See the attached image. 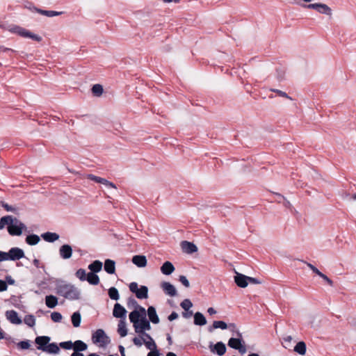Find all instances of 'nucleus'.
I'll list each match as a JSON object with an SVG mask.
<instances>
[{
	"label": "nucleus",
	"instance_id": "f257e3e1",
	"mask_svg": "<svg viewBox=\"0 0 356 356\" xmlns=\"http://www.w3.org/2000/svg\"><path fill=\"white\" fill-rule=\"evenodd\" d=\"M56 293L71 300H78L80 298V291L74 285L70 284H58L56 287Z\"/></svg>",
	"mask_w": 356,
	"mask_h": 356
},
{
	"label": "nucleus",
	"instance_id": "f03ea898",
	"mask_svg": "<svg viewBox=\"0 0 356 356\" xmlns=\"http://www.w3.org/2000/svg\"><path fill=\"white\" fill-rule=\"evenodd\" d=\"M8 218H10V220L6 225H7V230L10 236H21L23 231L26 230L27 227L25 224L17 218L8 216Z\"/></svg>",
	"mask_w": 356,
	"mask_h": 356
},
{
	"label": "nucleus",
	"instance_id": "7ed1b4c3",
	"mask_svg": "<svg viewBox=\"0 0 356 356\" xmlns=\"http://www.w3.org/2000/svg\"><path fill=\"white\" fill-rule=\"evenodd\" d=\"M92 341L94 343H99V347H106L110 343V338L102 329L97 330L92 335Z\"/></svg>",
	"mask_w": 356,
	"mask_h": 356
},
{
	"label": "nucleus",
	"instance_id": "20e7f679",
	"mask_svg": "<svg viewBox=\"0 0 356 356\" xmlns=\"http://www.w3.org/2000/svg\"><path fill=\"white\" fill-rule=\"evenodd\" d=\"M10 31L12 33H17V35L23 37V38H29L35 40L37 42H40L42 40V38L36 34L31 33L27 29L18 26H14L10 29Z\"/></svg>",
	"mask_w": 356,
	"mask_h": 356
},
{
	"label": "nucleus",
	"instance_id": "39448f33",
	"mask_svg": "<svg viewBox=\"0 0 356 356\" xmlns=\"http://www.w3.org/2000/svg\"><path fill=\"white\" fill-rule=\"evenodd\" d=\"M129 290L133 293L136 294V296L138 299H145L148 297V288L146 286H140L138 288V285L136 282H131L129 286Z\"/></svg>",
	"mask_w": 356,
	"mask_h": 356
},
{
	"label": "nucleus",
	"instance_id": "423d86ee",
	"mask_svg": "<svg viewBox=\"0 0 356 356\" xmlns=\"http://www.w3.org/2000/svg\"><path fill=\"white\" fill-rule=\"evenodd\" d=\"M133 325L136 333H144L145 330H151L149 321L146 317L139 318V321Z\"/></svg>",
	"mask_w": 356,
	"mask_h": 356
},
{
	"label": "nucleus",
	"instance_id": "0eeeda50",
	"mask_svg": "<svg viewBox=\"0 0 356 356\" xmlns=\"http://www.w3.org/2000/svg\"><path fill=\"white\" fill-rule=\"evenodd\" d=\"M147 312L145 309L139 305L136 309L131 312L129 315V320L132 323H136L139 321V318L146 317Z\"/></svg>",
	"mask_w": 356,
	"mask_h": 356
},
{
	"label": "nucleus",
	"instance_id": "6e6552de",
	"mask_svg": "<svg viewBox=\"0 0 356 356\" xmlns=\"http://www.w3.org/2000/svg\"><path fill=\"white\" fill-rule=\"evenodd\" d=\"M209 348L212 353L216 354L218 356L223 355L227 350L225 344L222 341H218L215 344L213 342H210Z\"/></svg>",
	"mask_w": 356,
	"mask_h": 356
},
{
	"label": "nucleus",
	"instance_id": "1a4fd4ad",
	"mask_svg": "<svg viewBox=\"0 0 356 356\" xmlns=\"http://www.w3.org/2000/svg\"><path fill=\"white\" fill-rule=\"evenodd\" d=\"M24 257V251L19 248H12L7 252L8 260L15 261Z\"/></svg>",
	"mask_w": 356,
	"mask_h": 356
},
{
	"label": "nucleus",
	"instance_id": "9d476101",
	"mask_svg": "<svg viewBox=\"0 0 356 356\" xmlns=\"http://www.w3.org/2000/svg\"><path fill=\"white\" fill-rule=\"evenodd\" d=\"M127 310L119 303H115L113 310V315L115 318L125 320Z\"/></svg>",
	"mask_w": 356,
	"mask_h": 356
},
{
	"label": "nucleus",
	"instance_id": "9b49d317",
	"mask_svg": "<svg viewBox=\"0 0 356 356\" xmlns=\"http://www.w3.org/2000/svg\"><path fill=\"white\" fill-rule=\"evenodd\" d=\"M60 257L63 259H68L72 255V246L68 244H64L59 248Z\"/></svg>",
	"mask_w": 356,
	"mask_h": 356
},
{
	"label": "nucleus",
	"instance_id": "f8f14e48",
	"mask_svg": "<svg viewBox=\"0 0 356 356\" xmlns=\"http://www.w3.org/2000/svg\"><path fill=\"white\" fill-rule=\"evenodd\" d=\"M6 318L13 324L19 325L22 323V319L19 317L18 314L15 310H8L6 312Z\"/></svg>",
	"mask_w": 356,
	"mask_h": 356
},
{
	"label": "nucleus",
	"instance_id": "ddd939ff",
	"mask_svg": "<svg viewBox=\"0 0 356 356\" xmlns=\"http://www.w3.org/2000/svg\"><path fill=\"white\" fill-rule=\"evenodd\" d=\"M50 340L48 336H40L35 338V342L38 345V349L44 351Z\"/></svg>",
	"mask_w": 356,
	"mask_h": 356
},
{
	"label": "nucleus",
	"instance_id": "4468645a",
	"mask_svg": "<svg viewBox=\"0 0 356 356\" xmlns=\"http://www.w3.org/2000/svg\"><path fill=\"white\" fill-rule=\"evenodd\" d=\"M248 276L239 273H236V275L234 276L236 284L241 288H245L248 286Z\"/></svg>",
	"mask_w": 356,
	"mask_h": 356
},
{
	"label": "nucleus",
	"instance_id": "2eb2a0df",
	"mask_svg": "<svg viewBox=\"0 0 356 356\" xmlns=\"http://www.w3.org/2000/svg\"><path fill=\"white\" fill-rule=\"evenodd\" d=\"M182 250L187 254H192L197 251V247L193 243L183 241L181 243Z\"/></svg>",
	"mask_w": 356,
	"mask_h": 356
},
{
	"label": "nucleus",
	"instance_id": "dca6fc26",
	"mask_svg": "<svg viewBox=\"0 0 356 356\" xmlns=\"http://www.w3.org/2000/svg\"><path fill=\"white\" fill-rule=\"evenodd\" d=\"M161 286L167 295L170 296H175L177 295V290L175 287L170 282H163L161 283Z\"/></svg>",
	"mask_w": 356,
	"mask_h": 356
},
{
	"label": "nucleus",
	"instance_id": "f3484780",
	"mask_svg": "<svg viewBox=\"0 0 356 356\" xmlns=\"http://www.w3.org/2000/svg\"><path fill=\"white\" fill-rule=\"evenodd\" d=\"M147 314L149 317V321L154 324L159 323V318L156 314V311L154 307L149 306L147 310Z\"/></svg>",
	"mask_w": 356,
	"mask_h": 356
},
{
	"label": "nucleus",
	"instance_id": "a211bd4d",
	"mask_svg": "<svg viewBox=\"0 0 356 356\" xmlns=\"http://www.w3.org/2000/svg\"><path fill=\"white\" fill-rule=\"evenodd\" d=\"M131 261L133 264L140 268H143L147 266V259L144 255H135L132 257Z\"/></svg>",
	"mask_w": 356,
	"mask_h": 356
},
{
	"label": "nucleus",
	"instance_id": "6ab92c4d",
	"mask_svg": "<svg viewBox=\"0 0 356 356\" xmlns=\"http://www.w3.org/2000/svg\"><path fill=\"white\" fill-rule=\"evenodd\" d=\"M30 9L33 10H35L38 13H40V14H41L42 15H45V16L49 17H54V16H58V15H61L63 13L62 12H57V11H54V10H42L40 8H37L35 7H33V8H30Z\"/></svg>",
	"mask_w": 356,
	"mask_h": 356
},
{
	"label": "nucleus",
	"instance_id": "aec40b11",
	"mask_svg": "<svg viewBox=\"0 0 356 356\" xmlns=\"http://www.w3.org/2000/svg\"><path fill=\"white\" fill-rule=\"evenodd\" d=\"M104 270L108 274H114L115 273V262L113 260L107 259L104 261Z\"/></svg>",
	"mask_w": 356,
	"mask_h": 356
},
{
	"label": "nucleus",
	"instance_id": "412c9836",
	"mask_svg": "<svg viewBox=\"0 0 356 356\" xmlns=\"http://www.w3.org/2000/svg\"><path fill=\"white\" fill-rule=\"evenodd\" d=\"M175 270V267L170 261H165L161 267V271L165 275L172 274Z\"/></svg>",
	"mask_w": 356,
	"mask_h": 356
},
{
	"label": "nucleus",
	"instance_id": "4be33fe9",
	"mask_svg": "<svg viewBox=\"0 0 356 356\" xmlns=\"http://www.w3.org/2000/svg\"><path fill=\"white\" fill-rule=\"evenodd\" d=\"M242 343H244L242 337H236V338H234V337L230 338L228 341L227 345L229 347L236 350L237 348H238L240 345L242 344Z\"/></svg>",
	"mask_w": 356,
	"mask_h": 356
},
{
	"label": "nucleus",
	"instance_id": "5701e85b",
	"mask_svg": "<svg viewBox=\"0 0 356 356\" xmlns=\"http://www.w3.org/2000/svg\"><path fill=\"white\" fill-rule=\"evenodd\" d=\"M220 328L221 330L227 329V324L222 321H213L212 325L208 327V331L209 332H212L214 329Z\"/></svg>",
	"mask_w": 356,
	"mask_h": 356
},
{
	"label": "nucleus",
	"instance_id": "b1692460",
	"mask_svg": "<svg viewBox=\"0 0 356 356\" xmlns=\"http://www.w3.org/2000/svg\"><path fill=\"white\" fill-rule=\"evenodd\" d=\"M41 237L47 242L53 243L59 238V235L54 232H45Z\"/></svg>",
	"mask_w": 356,
	"mask_h": 356
},
{
	"label": "nucleus",
	"instance_id": "393cba45",
	"mask_svg": "<svg viewBox=\"0 0 356 356\" xmlns=\"http://www.w3.org/2000/svg\"><path fill=\"white\" fill-rule=\"evenodd\" d=\"M73 343H74V346H73L74 352L81 353V351L86 350L88 348L87 344L81 340H76Z\"/></svg>",
	"mask_w": 356,
	"mask_h": 356
},
{
	"label": "nucleus",
	"instance_id": "a878e982",
	"mask_svg": "<svg viewBox=\"0 0 356 356\" xmlns=\"http://www.w3.org/2000/svg\"><path fill=\"white\" fill-rule=\"evenodd\" d=\"M118 332L121 337H124L127 334L126 322L124 319H120L118 325Z\"/></svg>",
	"mask_w": 356,
	"mask_h": 356
},
{
	"label": "nucleus",
	"instance_id": "bb28decb",
	"mask_svg": "<svg viewBox=\"0 0 356 356\" xmlns=\"http://www.w3.org/2000/svg\"><path fill=\"white\" fill-rule=\"evenodd\" d=\"M45 303L47 307L54 308L58 305V298L53 295L47 296L45 298Z\"/></svg>",
	"mask_w": 356,
	"mask_h": 356
},
{
	"label": "nucleus",
	"instance_id": "cd10ccee",
	"mask_svg": "<svg viewBox=\"0 0 356 356\" xmlns=\"http://www.w3.org/2000/svg\"><path fill=\"white\" fill-rule=\"evenodd\" d=\"M316 11L321 14H324L326 15H332L331 8L327 5H326L325 3H318Z\"/></svg>",
	"mask_w": 356,
	"mask_h": 356
},
{
	"label": "nucleus",
	"instance_id": "c85d7f7f",
	"mask_svg": "<svg viewBox=\"0 0 356 356\" xmlns=\"http://www.w3.org/2000/svg\"><path fill=\"white\" fill-rule=\"evenodd\" d=\"M91 273H97L102 268V263L99 260H95L88 266Z\"/></svg>",
	"mask_w": 356,
	"mask_h": 356
},
{
	"label": "nucleus",
	"instance_id": "c756f323",
	"mask_svg": "<svg viewBox=\"0 0 356 356\" xmlns=\"http://www.w3.org/2000/svg\"><path fill=\"white\" fill-rule=\"evenodd\" d=\"M47 348L44 352L49 354H58L60 352L59 346L56 343H48Z\"/></svg>",
	"mask_w": 356,
	"mask_h": 356
},
{
	"label": "nucleus",
	"instance_id": "7c9ffc66",
	"mask_svg": "<svg viewBox=\"0 0 356 356\" xmlns=\"http://www.w3.org/2000/svg\"><path fill=\"white\" fill-rule=\"evenodd\" d=\"M307 346L304 341H300L294 347V351L301 355H304L306 353Z\"/></svg>",
	"mask_w": 356,
	"mask_h": 356
},
{
	"label": "nucleus",
	"instance_id": "2f4dec72",
	"mask_svg": "<svg viewBox=\"0 0 356 356\" xmlns=\"http://www.w3.org/2000/svg\"><path fill=\"white\" fill-rule=\"evenodd\" d=\"M90 284L97 285L99 282V278L97 275L94 273H88L87 274L86 280Z\"/></svg>",
	"mask_w": 356,
	"mask_h": 356
},
{
	"label": "nucleus",
	"instance_id": "473e14b6",
	"mask_svg": "<svg viewBox=\"0 0 356 356\" xmlns=\"http://www.w3.org/2000/svg\"><path fill=\"white\" fill-rule=\"evenodd\" d=\"M25 241L27 244L30 245H35L39 243L40 238L38 235L33 234L28 235Z\"/></svg>",
	"mask_w": 356,
	"mask_h": 356
},
{
	"label": "nucleus",
	"instance_id": "72a5a7b5",
	"mask_svg": "<svg viewBox=\"0 0 356 356\" xmlns=\"http://www.w3.org/2000/svg\"><path fill=\"white\" fill-rule=\"evenodd\" d=\"M71 320L74 327H79L81 321V314L79 312H74L71 316Z\"/></svg>",
	"mask_w": 356,
	"mask_h": 356
},
{
	"label": "nucleus",
	"instance_id": "f704fd0d",
	"mask_svg": "<svg viewBox=\"0 0 356 356\" xmlns=\"http://www.w3.org/2000/svg\"><path fill=\"white\" fill-rule=\"evenodd\" d=\"M108 293L110 298L112 300H118L120 298L118 291L114 286H112L108 289Z\"/></svg>",
	"mask_w": 356,
	"mask_h": 356
},
{
	"label": "nucleus",
	"instance_id": "c9c22d12",
	"mask_svg": "<svg viewBox=\"0 0 356 356\" xmlns=\"http://www.w3.org/2000/svg\"><path fill=\"white\" fill-rule=\"evenodd\" d=\"M24 322L29 327H33L35 324V316L32 314H29L25 316L24 318Z\"/></svg>",
	"mask_w": 356,
	"mask_h": 356
},
{
	"label": "nucleus",
	"instance_id": "e433bc0d",
	"mask_svg": "<svg viewBox=\"0 0 356 356\" xmlns=\"http://www.w3.org/2000/svg\"><path fill=\"white\" fill-rule=\"evenodd\" d=\"M104 89L102 85L95 84L92 88V92L95 96H100L103 93Z\"/></svg>",
	"mask_w": 356,
	"mask_h": 356
},
{
	"label": "nucleus",
	"instance_id": "4c0bfd02",
	"mask_svg": "<svg viewBox=\"0 0 356 356\" xmlns=\"http://www.w3.org/2000/svg\"><path fill=\"white\" fill-rule=\"evenodd\" d=\"M0 204L6 211H10L15 213H17L18 211L17 208L10 206L3 201L0 202Z\"/></svg>",
	"mask_w": 356,
	"mask_h": 356
},
{
	"label": "nucleus",
	"instance_id": "58836bf2",
	"mask_svg": "<svg viewBox=\"0 0 356 356\" xmlns=\"http://www.w3.org/2000/svg\"><path fill=\"white\" fill-rule=\"evenodd\" d=\"M227 329H229L234 335H236L238 337H241L242 334L240 332V331L238 330L236 324L234 323H230L227 325Z\"/></svg>",
	"mask_w": 356,
	"mask_h": 356
},
{
	"label": "nucleus",
	"instance_id": "ea45409f",
	"mask_svg": "<svg viewBox=\"0 0 356 356\" xmlns=\"http://www.w3.org/2000/svg\"><path fill=\"white\" fill-rule=\"evenodd\" d=\"M285 70L283 67H277L276 69V77L278 81H282L284 79Z\"/></svg>",
	"mask_w": 356,
	"mask_h": 356
},
{
	"label": "nucleus",
	"instance_id": "a19ab883",
	"mask_svg": "<svg viewBox=\"0 0 356 356\" xmlns=\"http://www.w3.org/2000/svg\"><path fill=\"white\" fill-rule=\"evenodd\" d=\"M75 275L81 281H85L86 280L87 274L85 269L79 268L77 270Z\"/></svg>",
	"mask_w": 356,
	"mask_h": 356
},
{
	"label": "nucleus",
	"instance_id": "79ce46f5",
	"mask_svg": "<svg viewBox=\"0 0 356 356\" xmlns=\"http://www.w3.org/2000/svg\"><path fill=\"white\" fill-rule=\"evenodd\" d=\"M180 306L184 311H187L193 307V303L189 299H184L181 302Z\"/></svg>",
	"mask_w": 356,
	"mask_h": 356
},
{
	"label": "nucleus",
	"instance_id": "37998d69",
	"mask_svg": "<svg viewBox=\"0 0 356 356\" xmlns=\"http://www.w3.org/2000/svg\"><path fill=\"white\" fill-rule=\"evenodd\" d=\"M143 343H145L147 348L150 350L151 351L157 350L156 345L154 341L153 340V339H152V340H149L148 341H146L145 340L143 339Z\"/></svg>",
	"mask_w": 356,
	"mask_h": 356
},
{
	"label": "nucleus",
	"instance_id": "c03bdc74",
	"mask_svg": "<svg viewBox=\"0 0 356 356\" xmlns=\"http://www.w3.org/2000/svg\"><path fill=\"white\" fill-rule=\"evenodd\" d=\"M74 343L71 341H63L59 343V346L66 350H70L73 348Z\"/></svg>",
	"mask_w": 356,
	"mask_h": 356
},
{
	"label": "nucleus",
	"instance_id": "a18cd8bd",
	"mask_svg": "<svg viewBox=\"0 0 356 356\" xmlns=\"http://www.w3.org/2000/svg\"><path fill=\"white\" fill-rule=\"evenodd\" d=\"M51 318L54 322L58 323L62 319V315L59 312H54L51 314Z\"/></svg>",
	"mask_w": 356,
	"mask_h": 356
},
{
	"label": "nucleus",
	"instance_id": "49530a36",
	"mask_svg": "<svg viewBox=\"0 0 356 356\" xmlns=\"http://www.w3.org/2000/svg\"><path fill=\"white\" fill-rule=\"evenodd\" d=\"M270 91L272 92H274L275 93H277L279 96L280 97H285V98H287V99H292V98L291 97H289L285 92L284 91H282L280 90H278V89H274V88H271L270 89Z\"/></svg>",
	"mask_w": 356,
	"mask_h": 356
},
{
	"label": "nucleus",
	"instance_id": "de8ad7c7",
	"mask_svg": "<svg viewBox=\"0 0 356 356\" xmlns=\"http://www.w3.org/2000/svg\"><path fill=\"white\" fill-rule=\"evenodd\" d=\"M17 346L22 350H26L30 348V343L28 340L22 341L17 343Z\"/></svg>",
	"mask_w": 356,
	"mask_h": 356
},
{
	"label": "nucleus",
	"instance_id": "09e8293b",
	"mask_svg": "<svg viewBox=\"0 0 356 356\" xmlns=\"http://www.w3.org/2000/svg\"><path fill=\"white\" fill-rule=\"evenodd\" d=\"M318 276L323 279L327 282V284L330 286H332L334 285L333 281L322 272L320 273Z\"/></svg>",
	"mask_w": 356,
	"mask_h": 356
},
{
	"label": "nucleus",
	"instance_id": "8fccbe9b",
	"mask_svg": "<svg viewBox=\"0 0 356 356\" xmlns=\"http://www.w3.org/2000/svg\"><path fill=\"white\" fill-rule=\"evenodd\" d=\"M127 305L128 307L133 306L136 307V309L139 307V305L138 304L137 301L133 298L129 297L127 300Z\"/></svg>",
	"mask_w": 356,
	"mask_h": 356
},
{
	"label": "nucleus",
	"instance_id": "3c124183",
	"mask_svg": "<svg viewBox=\"0 0 356 356\" xmlns=\"http://www.w3.org/2000/svg\"><path fill=\"white\" fill-rule=\"evenodd\" d=\"M305 264H307V266L312 270L314 273H315L317 275H319L321 273L316 266H314L313 264L308 263L307 261H304Z\"/></svg>",
	"mask_w": 356,
	"mask_h": 356
},
{
	"label": "nucleus",
	"instance_id": "603ef678",
	"mask_svg": "<svg viewBox=\"0 0 356 356\" xmlns=\"http://www.w3.org/2000/svg\"><path fill=\"white\" fill-rule=\"evenodd\" d=\"M179 281L186 287H189L190 284L188 280H187L186 277L184 275H180L179 277Z\"/></svg>",
	"mask_w": 356,
	"mask_h": 356
},
{
	"label": "nucleus",
	"instance_id": "864d4df0",
	"mask_svg": "<svg viewBox=\"0 0 356 356\" xmlns=\"http://www.w3.org/2000/svg\"><path fill=\"white\" fill-rule=\"evenodd\" d=\"M10 220V218H8V216H5L1 218L0 219V230L3 229L5 227L8 221Z\"/></svg>",
	"mask_w": 356,
	"mask_h": 356
},
{
	"label": "nucleus",
	"instance_id": "5fc2aeb1",
	"mask_svg": "<svg viewBox=\"0 0 356 356\" xmlns=\"http://www.w3.org/2000/svg\"><path fill=\"white\" fill-rule=\"evenodd\" d=\"M200 312H197L194 314V323L197 325H200Z\"/></svg>",
	"mask_w": 356,
	"mask_h": 356
},
{
	"label": "nucleus",
	"instance_id": "6e6d98bb",
	"mask_svg": "<svg viewBox=\"0 0 356 356\" xmlns=\"http://www.w3.org/2000/svg\"><path fill=\"white\" fill-rule=\"evenodd\" d=\"M8 285L6 282L2 280H0V292H3L7 290Z\"/></svg>",
	"mask_w": 356,
	"mask_h": 356
},
{
	"label": "nucleus",
	"instance_id": "4d7b16f0",
	"mask_svg": "<svg viewBox=\"0 0 356 356\" xmlns=\"http://www.w3.org/2000/svg\"><path fill=\"white\" fill-rule=\"evenodd\" d=\"M193 315V311L188 309L187 311H184V312H182V316L184 318H191L192 316Z\"/></svg>",
	"mask_w": 356,
	"mask_h": 356
},
{
	"label": "nucleus",
	"instance_id": "13d9d810",
	"mask_svg": "<svg viewBox=\"0 0 356 356\" xmlns=\"http://www.w3.org/2000/svg\"><path fill=\"white\" fill-rule=\"evenodd\" d=\"M318 4V3L305 4V5H303V7L308 8V9H314V10H316Z\"/></svg>",
	"mask_w": 356,
	"mask_h": 356
},
{
	"label": "nucleus",
	"instance_id": "bf43d9fd",
	"mask_svg": "<svg viewBox=\"0 0 356 356\" xmlns=\"http://www.w3.org/2000/svg\"><path fill=\"white\" fill-rule=\"evenodd\" d=\"M99 177H97V176L94 175H92V174H88V175H87V178H88V179H90V180H92V181H95V182H97V183H99Z\"/></svg>",
	"mask_w": 356,
	"mask_h": 356
},
{
	"label": "nucleus",
	"instance_id": "052dcab7",
	"mask_svg": "<svg viewBox=\"0 0 356 356\" xmlns=\"http://www.w3.org/2000/svg\"><path fill=\"white\" fill-rule=\"evenodd\" d=\"M178 318V314L175 312H172L168 317L170 321H172Z\"/></svg>",
	"mask_w": 356,
	"mask_h": 356
},
{
	"label": "nucleus",
	"instance_id": "680f3d73",
	"mask_svg": "<svg viewBox=\"0 0 356 356\" xmlns=\"http://www.w3.org/2000/svg\"><path fill=\"white\" fill-rule=\"evenodd\" d=\"M248 283H250V284H260L261 282H260V281L258 279L248 276Z\"/></svg>",
	"mask_w": 356,
	"mask_h": 356
},
{
	"label": "nucleus",
	"instance_id": "e2e57ef3",
	"mask_svg": "<svg viewBox=\"0 0 356 356\" xmlns=\"http://www.w3.org/2000/svg\"><path fill=\"white\" fill-rule=\"evenodd\" d=\"M133 342L138 347H140L143 345L142 340L138 338V337H134L133 339Z\"/></svg>",
	"mask_w": 356,
	"mask_h": 356
},
{
	"label": "nucleus",
	"instance_id": "0e129e2a",
	"mask_svg": "<svg viewBox=\"0 0 356 356\" xmlns=\"http://www.w3.org/2000/svg\"><path fill=\"white\" fill-rule=\"evenodd\" d=\"M8 260L7 252L0 251V261Z\"/></svg>",
	"mask_w": 356,
	"mask_h": 356
},
{
	"label": "nucleus",
	"instance_id": "69168bd1",
	"mask_svg": "<svg viewBox=\"0 0 356 356\" xmlns=\"http://www.w3.org/2000/svg\"><path fill=\"white\" fill-rule=\"evenodd\" d=\"M6 284H10V285H13L15 284V280L12 278L11 276H6Z\"/></svg>",
	"mask_w": 356,
	"mask_h": 356
},
{
	"label": "nucleus",
	"instance_id": "338daca9",
	"mask_svg": "<svg viewBox=\"0 0 356 356\" xmlns=\"http://www.w3.org/2000/svg\"><path fill=\"white\" fill-rule=\"evenodd\" d=\"M236 350H238L241 354H244L245 353H246V348L243 343L240 345L238 348H237Z\"/></svg>",
	"mask_w": 356,
	"mask_h": 356
},
{
	"label": "nucleus",
	"instance_id": "774afa93",
	"mask_svg": "<svg viewBox=\"0 0 356 356\" xmlns=\"http://www.w3.org/2000/svg\"><path fill=\"white\" fill-rule=\"evenodd\" d=\"M147 356H160L159 352L158 350H155L154 351H150Z\"/></svg>",
	"mask_w": 356,
	"mask_h": 356
}]
</instances>
